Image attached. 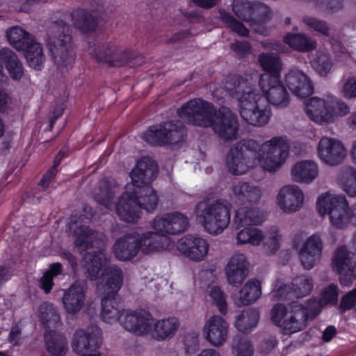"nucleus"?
Segmentation results:
<instances>
[{"mask_svg":"<svg viewBox=\"0 0 356 356\" xmlns=\"http://www.w3.org/2000/svg\"><path fill=\"white\" fill-rule=\"evenodd\" d=\"M45 345L47 351L52 355L63 356L68 347L66 338L54 330H47L44 334Z\"/></svg>","mask_w":356,"mask_h":356,"instance_id":"e433bc0d","label":"nucleus"},{"mask_svg":"<svg viewBox=\"0 0 356 356\" xmlns=\"http://www.w3.org/2000/svg\"><path fill=\"white\" fill-rule=\"evenodd\" d=\"M303 22L314 31L325 36L330 35V27L326 22L314 17L306 16L303 18Z\"/></svg>","mask_w":356,"mask_h":356,"instance_id":"3c124183","label":"nucleus"},{"mask_svg":"<svg viewBox=\"0 0 356 356\" xmlns=\"http://www.w3.org/2000/svg\"><path fill=\"white\" fill-rule=\"evenodd\" d=\"M284 42L299 52H310L316 48V42L305 33H287Z\"/></svg>","mask_w":356,"mask_h":356,"instance_id":"f704fd0d","label":"nucleus"},{"mask_svg":"<svg viewBox=\"0 0 356 356\" xmlns=\"http://www.w3.org/2000/svg\"><path fill=\"white\" fill-rule=\"evenodd\" d=\"M116 188L114 182L102 179L99 183V188L94 191L95 199L108 209H111L113 207V199Z\"/></svg>","mask_w":356,"mask_h":356,"instance_id":"58836bf2","label":"nucleus"},{"mask_svg":"<svg viewBox=\"0 0 356 356\" xmlns=\"http://www.w3.org/2000/svg\"><path fill=\"white\" fill-rule=\"evenodd\" d=\"M318 174V165L312 160L298 161L292 166L291 170L292 178H316Z\"/></svg>","mask_w":356,"mask_h":356,"instance_id":"a19ab883","label":"nucleus"},{"mask_svg":"<svg viewBox=\"0 0 356 356\" xmlns=\"http://www.w3.org/2000/svg\"><path fill=\"white\" fill-rule=\"evenodd\" d=\"M62 265L60 263H54L49 266V268L44 273L40 279V287L45 293H49L54 286V278L62 273Z\"/></svg>","mask_w":356,"mask_h":356,"instance_id":"c03bdc74","label":"nucleus"},{"mask_svg":"<svg viewBox=\"0 0 356 356\" xmlns=\"http://www.w3.org/2000/svg\"><path fill=\"white\" fill-rule=\"evenodd\" d=\"M261 295V284L257 279L248 280L238 293L233 296V302L241 307L254 302Z\"/></svg>","mask_w":356,"mask_h":356,"instance_id":"7c9ffc66","label":"nucleus"},{"mask_svg":"<svg viewBox=\"0 0 356 356\" xmlns=\"http://www.w3.org/2000/svg\"><path fill=\"white\" fill-rule=\"evenodd\" d=\"M0 60L13 80H21L24 74V66L17 55L13 50L8 47L0 49Z\"/></svg>","mask_w":356,"mask_h":356,"instance_id":"473e14b6","label":"nucleus"},{"mask_svg":"<svg viewBox=\"0 0 356 356\" xmlns=\"http://www.w3.org/2000/svg\"><path fill=\"white\" fill-rule=\"evenodd\" d=\"M62 302L67 314H77L82 309L85 302L84 284L79 281L75 282L67 290L64 291Z\"/></svg>","mask_w":356,"mask_h":356,"instance_id":"c756f323","label":"nucleus"},{"mask_svg":"<svg viewBox=\"0 0 356 356\" xmlns=\"http://www.w3.org/2000/svg\"><path fill=\"white\" fill-rule=\"evenodd\" d=\"M338 294L337 286L332 284L323 289L319 300L311 299L308 302L312 307L313 312L318 315L324 305H335L337 302Z\"/></svg>","mask_w":356,"mask_h":356,"instance_id":"ea45409f","label":"nucleus"},{"mask_svg":"<svg viewBox=\"0 0 356 356\" xmlns=\"http://www.w3.org/2000/svg\"><path fill=\"white\" fill-rule=\"evenodd\" d=\"M281 240V235L279 233L277 227L270 228L268 234V241L266 245L270 249L271 252H275L280 247V241Z\"/></svg>","mask_w":356,"mask_h":356,"instance_id":"13d9d810","label":"nucleus"},{"mask_svg":"<svg viewBox=\"0 0 356 356\" xmlns=\"http://www.w3.org/2000/svg\"><path fill=\"white\" fill-rule=\"evenodd\" d=\"M152 314L142 309H124L121 311L119 323L127 332L136 336H147Z\"/></svg>","mask_w":356,"mask_h":356,"instance_id":"f3484780","label":"nucleus"},{"mask_svg":"<svg viewBox=\"0 0 356 356\" xmlns=\"http://www.w3.org/2000/svg\"><path fill=\"white\" fill-rule=\"evenodd\" d=\"M337 333V329L333 325L327 326L323 333V340L325 341H330L335 336Z\"/></svg>","mask_w":356,"mask_h":356,"instance_id":"69168bd1","label":"nucleus"},{"mask_svg":"<svg viewBox=\"0 0 356 356\" xmlns=\"http://www.w3.org/2000/svg\"><path fill=\"white\" fill-rule=\"evenodd\" d=\"M259 312L255 309H247L237 316L235 326L241 332H248L255 327L259 322Z\"/></svg>","mask_w":356,"mask_h":356,"instance_id":"79ce46f5","label":"nucleus"},{"mask_svg":"<svg viewBox=\"0 0 356 356\" xmlns=\"http://www.w3.org/2000/svg\"><path fill=\"white\" fill-rule=\"evenodd\" d=\"M186 136L185 127L178 121H165L149 126L141 134L142 140L151 147L177 145Z\"/></svg>","mask_w":356,"mask_h":356,"instance_id":"1a4fd4ad","label":"nucleus"},{"mask_svg":"<svg viewBox=\"0 0 356 356\" xmlns=\"http://www.w3.org/2000/svg\"><path fill=\"white\" fill-rule=\"evenodd\" d=\"M258 61L265 72L261 75H268L271 79L281 78L283 64L278 56L271 53H262L259 56Z\"/></svg>","mask_w":356,"mask_h":356,"instance_id":"4c0bfd02","label":"nucleus"},{"mask_svg":"<svg viewBox=\"0 0 356 356\" xmlns=\"http://www.w3.org/2000/svg\"><path fill=\"white\" fill-rule=\"evenodd\" d=\"M339 308L342 312L354 308L356 312V288L342 297Z\"/></svg>","mask_w":356,"mask_h":356,"instance_id":"6e6d98bb","label":"nucleus"},{"mask_svg":"<svg viewBox=\"0 0 356 356\" xmlns=\"http://www.w3.org/2000/svg\"><path fill=\"white\" fill-rule=\"evenodd\" d=\"M318 153L320 159L325 163L336 165L343 161L346 149L341 141L324 137L318 143Z\"/></svg>","mask_w":356,"mask_h":356,"instance_id":"393cba45","label":"nucleus"},{"mask_svg":"<svg viewBox=\"0 0 356 356\" xmlns=\"http://www.w3.org/2000/svg\"><path fill=\"white\" fill-rule=\"evenodd\" d=\"M289 156V145L282 136H275L260 145L254 139H243L232 147L227 154V167L234 175H243L254 161L262 162V168L275 172Z\"/></svg>","mask_w":356,"mask_h":356,"instance_id":"7ed1b4c3","label":"nucleus"},{"mask_svg":"<svg viewBox=\"0 0 356 356\" xmlns=\"http://www.w3.org/2000/svg\"><path fill=\"white\" fill-rule=\"evenodd\" d=\"M188 35V31H181L175 33L171 38L166 40V43L171 44L181 41Z\"/></svg>","mask_w":356,"mask_h":356,"instance_id":"0e129e2a","label":"nucleus"},{"mask_svg":"<svg viewBox=\"0 0 356 356\" xmlns=\"http://www.w3.org/2000/svg\"><path fill=\"white\" fill-rule=\"evenodd\" d=\"M57 34L49 38L47 47L54 63L59 68L72 67L76 54L72 44L70 25L63 19L54 22Z\"/></svg>","mask_w":356,"mask_h":356,"instance_id":"6e6552de","label":"nucleus"},{"mask_svg":"<svg viewBox=\"0 0 356 356\" xmlns=\"http://www.w3.org/2000/svg\"><path fill=\"white\" fill-rule=\"evenodd\" d=\"M140 252L146 256H152L170 250L174 245L173 241L166 235L156 231L139 232L137 231Z\"/></svg>","mask_w":356,"mask_h":356,"instance_id":"aec40b11","label":"nucleus"},{"mask_svg":"<svg viewBox=\"0 0 356 356\" xmlns=\"http://www.w3.org/2000/svg\"><path fill=\"white\" fill-rule=\"evenodd\" d=\"M285 81L291 92L300 99L309 97L314 92L311 79L299 70H291L285 77Z\"/></svg>","mask_w":356,"mask_h":356,"instance_id":"bb28decb","label":"nucleus"},{"mask_svg":"<svg viewBox=\"0 0 356 356\" xmlns=\"http://www.w3.org/2000/svg\"><path fill=\"white\" fill-rule=\"evenodd\" d=\"M37 315L46 327V331L54 330L61 324L60 315L52 303L45 302L41 304Z\"/></svg>","mask_w":356,"mask_h":356,"instance_id":"c9c22d12","label":"nucleus"},{"mask_svg":"<svg viewBox=\"0 0 356 356\" xmlns=\"http://www.w3.org/2000/svg\"><path fill=\"white\" fill-rule=\"evenodd\" d=\"M231 204L227 200L205 197L195 207L196 222L204 232L212 236L222 234L231 220Z\"/></svg>","mask_w":356,"mask_h":356,"instance_id":"39448f33","label":"nucleus"},{"mask_svg":"<svg viewBox=\"0 0 356 356\" xmlns=\"http://www.w3.org/2000/svg\"><path fill=\"white\" fill-rule=\"evenodd\" d=\"M304 111L309 119L318 124L333 122V111L329 102L313 97L305 102Z\"/></svg>","mask_w":356,"mask_h":356,"instance_id":"c85d7f7f","label":"nucleus"},{"mask_svg":"<svg viewBox=\"0 0 356 356\" xmlns=\"http://www.w3.org/2000/svg\"><path fill=\"white\" fill-rule=\"evenodd\" d=\"M218 109L202 98L188 101L177 109V115L187 124L208 128L213 123Z\"/></svg>","mask_w":356,"mask_h":356,"instance_id":"f8f14e48","label":"nucleus"},{"mask_svg":"<svg viewBox=\"0 0 356 356\" xmlns=\"http://www.w3.org/2000/svg\"><path fill=\"white\" fill-rule=\"evenodd\" d=\"M312 65L321 76H326L330 72L333 63L331 56L328 54L319 52L313 60Z\"/></svg>","mask_w":356,"mask_h":356,"instance_id":"09e8293b","label":"nucleus"},{"mask_svg":"<svg viewBox=\"0 0 356 356\" xmlns=\"http://www.w3.org/2000/svg\"><path fill=\"white\" fill-rule=\"evenodd\" d=\"M229 323L219 315L209 318L202 328L205 340L214 347L223 346L228 338Z\"/></svg>","mask_w":356,"mask_h":356,"instance_id":"b1692460","label":"nucleus"},{"mask_svg":"<svg viewBox=\"0 0 356 356\" xmlns=\"http://www.w3.org/2000/svg\"><path fill=\"white\" fill-rule=\"evenodd\" d=\"M180 327L179 320L175 316L156 319L152 316L149 332L147 336L162 341L172 338Z\"/></svg>","mask_w":356,"mask_h":356,"instance_id":"cd10ccee","label":"nucleus"},{"mask_svg":"<svg viewBox=\"0 0 356 356\" xmlns=\"http://www.w3.org/2000/svg\"><path fill=\"white\" fill-rule=\"evenodd\" d=\"M234 356H253L254 348L250 341L246 339H239L233 346Z\"/></svg>","mask_w":356,"mask_h":356,"instance_id":"603ef678","label":"nucleus"},{"mask_svg":"<svg viewBox=\"0 0 356 356\" xmlns=\"http://www.w3.org/2000/svg\"><path fill=\"white\" fill-rule=\"evenodd\" d=\"M91 54L97 63L115 67L124 66L136 58L134 51L122 49L112 42L98 45Z\"/></svg>","mask_w":356,"mask_h":356,"instance_id":"4468645a","label":"nucleus"},{"mask_svg":"<svg viewBox=\"0 0 356 356\" xmlns=\"http://www.w3.org/2000/svg\"><path fill=\"white\" fill-rule=\"evenodd\" d=\"M20 330L18 327H13L9 334V341L13 345H17L19 340Z\"/></svg>","mask_w":356,"mask_h":356,"instance_id":"338daca9","label":"nucleus"},{"mask_svg":"<svg viewBox=\"0 0 356 356\" xmlns=\"http://www.w3.org/2000/svg\"><path fill=\"white\" fill-rule=\"evenodd\" d=\"M159 165L149 156H143L138 159L129 172V178H157Z\"/></svg>","mask_w":356,"mask_h":356,"instance_id":"72a5a7b5","label":"nucleus"},{"mask_svg":"<svg viewBox=\"0 0 356 356\" xmlns=\"http://www.w3.org/2000/svg\"><path fill=\"white\" fill-rule=\"evenodd\" d=\"M230 49L241 56H245L250 53L251 45L245 40H236L230 44Z\"/></svg>","mask_w":356,"mask_h":356,"instance_id":"052dcab7","label":"nucleus"},{"mask_svg":"<svg viewBox=\"0 0 356 356\" xmlns=\"http://www.w3.org/2000/svg\"><path fill=\"white\" fill-rule=\"evenodd\" d=\"M115 258L122 261H131L140 252L137 231L118 238L113 246Z\"/></svg>","mask_w":356,"mask_h":356,"instance_id":"a878e982","label":"nucleus"},{"mask_svg":"<svg viewBox=\"0 0 356 356\" xmlns=\"http://www.w3.org/2000/svg\"><path fill=\"white\" fill-rule=\"evenodd\" d=\"M199 345V333L197 332H191L186 334L184 346L187 353H191L196 351Z\"/></svg>","mask_w":356,"mask_h":356,"instance_id":"4d7b16f0","label":"nucleus"},{"mask_svg":"<svg viewBox=\"0 0 356 356\" xmlns=\"http://www.w3.org/2000/svg\"><path fill=\"white\" fill-rule=\"evenodd\" d=\"M344 97L350 99L356 97V79L350 78L343 87Z\"/></svg>","mask_w":356,"mask_h":356,"instance_id":"e2e57ef3","label":"nucleus"},{"mask_svg":"<svg viewBox=\"0 0 356 356\" xmlns=\"http://www.w3.org/2000/svg\"><path fill=\"white\" fill-rule=\"evenodd\" d=\"M101 343V330L97 326L92 325L75 332L72 348L79 356H101L98 351Z\"/></svg>","mask_w":356,"mask_h":356,"instance_id":"dca6fc26","label":"nucleus"},{"mask_svg":"<svg viewBox=\"0 0 356 356\" xmlns=\"http://www.w3.org/2000/svg\"><path fill=\"white\" fill-rule=\"evenodd\" d=\"M91 216V213L90 217L86 213L79 217L72 215L68 222V228L75 238L74 245L79 251L84 252L90 248H98L97 252L84 254L81 264L86 276L91 280H96L104 268L97 284L98 291L103 295L101 317L104 322L112 324L119 322L121 311L124 309L116 298L122 286L124 276L122 270L117 266L106 268L110 260V257L104 252L107 238L104 233L93 230L87 225Z\"/></svg>","mask_w":356,"mask_h":356,"instance_id":"f257e3e1","label":"nucleus"},{"mask_svg":"<svg viewBox=\"0 0 356 356\" xmlns=\"http://www.w3.org/2000/svg\"><path fill=\"white\" fill-rule=\"evenodd\" d=\"M316 210L321 216L328 214L331 225L337 229H345L350 225L356 227V202L349 206L343 195L322 193L317 199Z\"/></svg>","mask_w":356,"mask_h":356,"instance_id":"0eeeda50","label":"nucleus"},{"mask_svg":"<svg viewBox=\"0 0 356 356\" xmlns=\"http://www.w3.org/2000/svg\"><path fill=\"white\" fill-rule=\"evenodd\" d=\"M220 19L225 24L226 27L242 37L249 35L248 29L241 22L234 18L225 10L220 11Z\"/></svg>","mask_w":356,"mask_h":356,"instance_id":"49530a36","label":"nucleus"},{"mask_svg":"<svg viewBox=\"0 0 356 356\" xmlns=\"http://www.w3.org/2000/svg\"><path fill=\"white\" fill-rule=\"evenodd\" d=\"M158 203V195L149 183L145 179H131L118 200L115 210L122 220L134 223L141 216L140 209L152 212Z\"/></svg>","mask_w":356,"mask_h":356,"instance_id":"20e7f679","label":"nucleus"},{"mask_svg":"<svg viewBox=\"0 0 356 356\" xmlns=\"http://www.w3.org/2000/svg\"><path fill=\"white\" fill-rule=\"evenodd\" d=\"M215 134L222 141L235 140L238 134L239 124L237 116L227 107L222 106L216 111L211 127Z\"/></svg>","mask_w":356,"mask_h":356,"instance_id":"a211bd4d","label":"nucleus"},{"mask_svg":"<svg viewBox=\"0 0 356 356\" xmlns=\"http://www.w3.org/2000/svg\"><path fill=\"white\" fill-rule=\"evenodd\" d=\"M329 106L333 111V120L336 116H343L350 112L349 106L346 103L339 100L329 102Z\"/></svg>","mask_w":356,"mask_h":356,"instance_id":"bf43d9fd","label":"nucleus"},{"mask_svg":"<svg viewBox=\"0 0 356 356\" xmlns=\"http://www.w3.org/2000/svg\"><path fill=\"white\" fill-rule=\"evenodd\" d=\"M342 190L350 197L356 196V179H340Z\"/></svg>","mask_w":356,"mask_h":356,"instance_id":"680f3d73","label":"nucleus"},{"mask_svg":"<svg viewBox=\"0 0 356 356\" xmlns=\"http://www.w3.org/2000/svg\"><path fill=\"white\" fill-rule=\"evenodd\" d=\"M188 226V218L179 212L157 216L151 223L152 228L162 235L178 234L186 230Z\"/></svg>","mask_w":356,"mask_h":356,"instance_id":"412c9836","label":"nucleus"},{"mask_svg":"<svg viewBox=\"0 0 356 356\" xmlns=\"http://www.w3.org/2000/svg\"><path fill=\"white\" fill-rule=\"evenodd\" d=\"M305 194L296 185H286L282 187L276 196V204L285 213L299 211L305 204Z\"/></svg>","mask_w":356,"mask_h":356,"instance_id":"4be33fe9","label":"nucleus"},{"mask_svg":"<svg viewBox=\"0 0 356 356\" xmlns=\"http://www.w3.org/2000/svg\"><path fill=\"white\" fill-rule=\"evenodd\" d=\"M254 2L240 1L232 5V11L240 19L252 23Z\"/></svg>","mask_w":356,"mask_h":356,"instance_id":"de8ad7c7","label":"nucleus"},{"mask_svg":"<svg viewBox=\"0 0 356 356\" xmlns=\"http://www.w3.org/2000/svg\"><path fill=\"white\" fill-rule=\"evenodd\" d=\"M207 298L215 305L222 315L227 313V305L224 293L216 285H209L207 289Z\"/></svg>","mask_w":356,"mask_h":356,"instance_id":"37998d69","label":"nucleus"},{"mask_svg":"<svg viewBox=\"0 0 356 356\" xmlns=\"http://www.w3.org/2000/svg\"><path fill=\"white\" fill-rule=\"evenodd\" d=\"M316 314L307 302L303 305L298 301L287 305L277 303L270 312V321L278 326L284 334H291L306 328L309 318H313Z\"/></svg>","mask_w":356,"mask_h":356,"instance_id":"423d86ee","label":"nucleus"},{"mask_svg":"<svg viewBox=\"0 0 356 356\" xmlns=\"http://www.w3.org/2000/svg\"><path fill=\"white\" fill-rule=\"evenodd\" d=\"M225 273L227 282L236 286L241 284L248 276V272L237 270L231 268H225Z\"/></svg>","mask_w":356,"mask_h":356,"instance_id":"5fc2aeb1","label":"nucleus"},{"mask_svg":"<svg viewBox=\"0 0 356 356\" xmlns=\"http://www.w3.org/2000/svg\"><path fill=\"white\" fill-rule=\"evenodd\" d=\"M249 263L243 254L238 253L234 254L227 262L225 268H231L237 270H248Z\"/></svg>","mask_w":356,"mask_h":356,"instance_id":"864d4df0","label":"nucleus"},{"mask_svg":"<svg viewBox=\"0 0 356 356\" xmlns=\"http://www.w3.org/2000/svg\"><path fill=\"white\" fill-rule=\"evenodd\" d=\"M9 44L17 51H23L31 67L41 70L44 65V56L41 44L35 37L21 27L13 26L6 33Z\"/></svg>","mask_w":356,"mask_h":356,"instance_id":"9b49d317","label":"nucleus"},{"mask_svg":"<svg viewBox=\"0 0 356 356\" xmlns=\"http://www.w3.org/2000/svg\"><path fill=\"white\" fill-rule=\"evenodd\" d=\"M195 4L203 8H211L213 7L218 0H192Z\"/></svg>","mask_w":356,"mask_h":356,"instance_id":"774afa93","label":"nucleus"},{"mask_svg":"<svg viewBox=\"0 0 356 356\" xmlns=\"http://www.w3.org/2000/svg\"><path fill=\"white\" fill-rule=\"evenodd\" d=\"M265 219V214L257 209L243 206L235 215L234 222L237 227H245L236 234L237 244L259 245L264 238L263 232L257 227H251L261 224Z\"/></svg>","mask_w":356,"mask_h":356,"instance_id":"9d476101","label":"nucleus"},{"mask_svg":"<svg viewBox=\"0 0 356 356\" xmlns=\"http://www.w3.org/2000/svg\"><path fill=\"white\" fill-rule=\"evenodd\" d=\"M234 193L238 197L241 201L248 202H256L261 196V191L256 187L249 186L247 184H243L241 186H236L233 189Z\"/></svg>","mask_w":356,"mask_h":356,"instance_id":"a18cd8bd","label":"nucleus"},{"mask_svg":"<svg viewBox=\"0 0 356 356\" xmlns=\"http://www.w3.org/2000/svg\"><path fill=\"white\" fill-rule=\"evenodd\" d=\"M352 253L346 246L339 247L334 252L332 259V270L339 275L340 283L349 286L356 278V265L352 266Z\"/></svg>","mask_w":356,"mask_h":356,"instance_id":"5701e85b","label":"nucleus"},{"mask_svg":"<svg viewBox=\"0 0 356 356\" xmlns=\"http://www.w3.org/2000/svg\"><path fill=\"white\" fill-rule=\"evenodd\" d=\"M305 236L302 232H297L293 238L292 245L297 250L300 261L305 269L310 270L320 261L323 251V241L317 234L308 236L302 243Z\"/></svg>","mask_w":356,"mask_h":356,"instance_id":"ddd939ff","label":"nucleus"},{"mask_svg":"<svg viewBox=\"0 0 356 356\" xmlns=\"http://www.w3.org/2000/svg\"><path fill=\"white\" fill-rule=\"evenodd\" d=\"M313 288V279L309 275H301L294 277L290 286L280 279L276 280L273 284L270 296L275 300L289 299L291 294L300 298L309 295Z\"/></svg>","mask_w":356,"mask_h":356,"instance_id":"2eb2a0df","label":"nucleus"},{"mask_svg":"<svg viewBox=\"0 0 356 356\" xmlns=\"http://www.w3.org/2000/svg\"><path fill=\"white\" fill-rule=\"evenodd\" d=\"M70 16L74 27L82 33H92L98 26V18L85 8H78Z\"/></svg>","mask_w":356,"mask_h":356,"instance_id":"2f4dec72","label":"nucleus"},{"mask_svg":"<svg viewBox=\"0 0 356 356\" xmlns=\"http://www.w3.org/2000/svg\"><path fill=\"white\" fill-rule=\"evenodd\" d=\"M209 246L205 238L197 234H187L179 239L177 250L188 260L200 262L207 257Z\"/></svg>","mask_w":356,"mask_h":356,"instance_id":"6ab92c4d","label":"nucleus"},{"mask_svg":"<svg viewBox=\"0 0 356 356\" xmlns=\"http://www.w3.org/2000/svg\"><path fill=\"white\" fill-rule=\"evenodd\" d=\"M259 84L265 98L254 92L247 79L238 74L228 77L225 88L229 96L238 101L241 118L249 124L261 127L268 123L271 115L266 101L277 107L284 108L290 99L281 78L261 75Z\"/></svg>","mask_w":356,"mask_h":356,"instance_id":"f03ea898","label":"nucleus"},{"mask_svg":"<svg viewBox=\"0 0 356 356\" xmlns=\"http://www.w3.org/2000/svg\"><path fill=\"white\" fill-rule=\"evenodd\" d=\"M272 12L265 4L254 2L251 25L264 24L270 20Z\"/></svg>","mask_w":356,"mask_h":356,"instance_id":"8fccbe9b","label":"nucleus"}]
</instances>
